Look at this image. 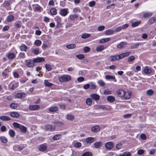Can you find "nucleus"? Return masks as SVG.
I'll return each instance as SVG.
<instances>
[{"label": "nucleus", "instance_id": "f257e3e1", "mask_svg": "<svg viewBox=\"0 0 156 156\" xmlns=\"http://www.w3.org/2000/svg\"><path fill=\"white\" fill-rule=\"evenodd\" d=\"M71 79V77L67 75H63L62 76L59 77L58 80L62 82L69 81Z\"/></svg>", "mask_w": 156, "mask_h": 156}, {"label": "nucleus", "instance_id": "f03ea898", "mask_svg": "<svg viewBox=\"0 0 156 156\" xmlns=\"http://www.w3.org/2000/svg\"><path fill=\"white\" fill-rule=\"evenodd\" d=\"M25 63L26 65L29 67H31L34 66V62L33 61V59L32 60L30 59L25 60Z\"/></svg>", "mask_w": 156, "mask_h": 156}, {"label": "nucleus", "instance_id": "7ed1b4c3", "mask_svg": "<svg viewBox=\"0 0 156 156\" xmlns=\"http://www.w3.org/2000/svg\"><path fill=\"white\" fill-rule=\"evenodd\" d=\"M108 59L110 61L112 62L116 60H118L120 58L119 55H115L110 56L109 57Z\"/></svg>", "mask_w": 156, "mask_h": 156}, {"label": "nucleus", "instance_id": "20e7f679", "mask_svg": "<svg viewBox=\"0 0 156 156\" xmlns=\"http://www.w3.org/2000/svg\"><path fill=\"white\" fill-rule=\"evenodd\" d=\"M125 92V91L121 89L117 90L116 91V94L118 96L121 98H122L124 96Z\"/></svg>", "mask_w": 156, "mask_h": 156}, {"label": "nucleus", "instance_id": "39448f33", "mask_svg": "<svg viewBox=\"0 0 156 156\" xmlns=\"http://www.w3.org/2000/svg\"><path fill=\"white\" fill-rule=\"evenodd\" d=\"M127 45V43L125 42H122L117 46L118 48L121 49L124 48Z\"/></svg>", "mask_w": 156, "mask_h": 156}, {"label": "nucleus", "instance_id": "423d86ee", "mask_svg": "<svg viewBox=\"0 0 156 156\" xmlns=\"http://www.w3.org/2000/svg\"><path fill=\"white\" fill-rule=\"evenodd\" d=\"M55 129L54 126L50 125H48L45 126V129L46 131H53Z\"/></svg>", "mask_w": 156, "mask_h": 156}, {"label": "nucleus", "instance_id": "0eeeda50", "mask_svg": "<svg viewBox=\"0 0 156 156\" xmlns=\"http://www.w3.org/2000/svg\"><path fill=\"white\" fill-rule=\"evenodd\" d=\"M44 61V58L42 57H38L33 59V61L34 62V63L43 62Z\"/></svg>", "mask_w": 156, "mask_h": 156}, {"label": "nucleus", "instance_id": "6e6552de", "mask_svg": "<svg viewBox=\"0 0 156 156\" xmlns=\"http://www.w3.org/2000/svg\"><path fill=\"white\" fill-rule=\"evenodd\" d=\"M100 130V127L98 125H96L91 128L92 131L94 133L98 132Z\"/></svg>", "mask_w": 156, "mask_h": 156}, {"label": "nucleus", "instance_id": "1a4fd4ad", "mask_svg": "<svg viewBox=\"0 0 156 156\" xmlns=\"http://www.w3.org/2000/svg\"><path fill=\"white\" fill-rule=\"evenodd\" d=\"M27 95L26 93H17L16 95V97L17 98H23Z\"/></svg>", "mask_w": 156, "mask_h": 156}, {"label": "nucleus", "instance_id": "9d476101", "mask_svg": "<svg viewBox=\"0 0 156 156\" xmlns=\"http://www.w3.org/2000/svg\"><path fill=\"white\" fill-rule=\"evenodd\" d=\"M105 147L107 149H111L113 147V143L111 142H107L105 144Z\"/></svg>", "mask_w": 156, "mask_h": 156}, {"label": "nucleus", "instance_id": "9b49d317", "mask_svg": "<svg viewBox=\"0 0 156 156\" xmlns=\"http://www.w3.org/2000/svg\"><path fill=\"white\" fill-rule=\"evenodd\" d=\"M40 108V106L38 105H31L29 107L30 109L32 111L37 110L39 109Z\"/></svg>", "mask_w": 156, "mask_h": 156}, {"label": "nucleus", "instance_id": "f8f14e48", "mask_svg": "<svg viewBox=\"0 0 156 156\" xmlns=\"http://www.w3.org/2000/svg\"><path fill=\"white\" fill-rule=\"evenodd\" d=\"M132 94V92L130 91H128L125 92L124 96L123 98L125 99H129L130 98Z\"/></svg>", "mask_w": 156, "mask_h": 156}, {"label": "nucleus", "instance_id": "ddd939ff", "mask_svg": "<svg viewBox=\"0 0 156 156\" xmlns=\"http://www.w3.org/2000/svg\"><path fill=\"white\" fill-rule=\"evenodd\" d=\"M130 53V52H127L120 54L119 55L120 58L122 59L124 57L128 56L129 55Z\"/></svg>", "mask_w": 156, "mask_h": 156}, {"label": "nucleus", "instance_id": "4468645a", "mask_svg": "<svg viewBox=\"0 0 156 156\" xmlns=\"http://www.w3.org/2000/svg\"><path fill=\"white\" fill-rule=\"evenodd\" d=\"M47 148V146L44 144H42L40 145L38 150L39 151H45Z\"/></svg>", "mask_w": 156, "mask_h": 156}, {"label": "nucleus", "instance_id": "2eb2a0df", "mask_svg": "<svg viewBox=\"0 0 156 156\" xmlns=\"http://www.w3.org/2000/svg\"><path fill=\"white\" fill-rule=\"evenodd\" d=\"M107 100L110 103L113 102L115 100L114 97L112 96H109L107 97Z\"/></svg>", "mask_w": 156, "mask_h": 156}, {"label": "nucleus", "instance_id": "dca6fc26", "mask_svg": "<svg viewBox=\"0 0 156 156\" xmlns=\"http://www.w3.org/2000/svg\"><path fill=\"white\" fill-rule=\"evenodd\" d=\"M10 115L12 117L14 118H18L20 116L19 114L16 112H11Z\"/></svg>", "mask_w": 156, "mask_h": 156}, {"label": "nucleus", "instance_id": "f3484780", "mask_svg": "<svg viewBox=\"0 0 156 156\" xmlns=\"http://www.w3.org/2000/svg\"><path fill=\"white\" fill-rule=\"evenodd\" d=\"M105 78L107 80H114L115 82L116 81V80L115 79V78L114 76L109 75H106L105 76Z\"/></svg>", "mask_w": 156, "mask_h": 156}, {"label": "nucleus", "instance_id": "a211bd4d", "mask_svg": "<svg viewBox=\"0 0 156 156\" xmlns=\"http://www.w3.org/2000/svg\"><path fill=\"white\" fill-rule=\"evenodd\" d=\"M7 56L9 59H12L15 57V55L13 53L11 52L8 53Z\"/></svg>", "mask_w": 156, "mask_h": 156}, {"label": "nucleus", "instance_id": "6ab92c4d", "mask_svg": "<svg viewBox=\"0 0 156 156\" xmlns=\"http://www.w3.org/2000/svg\"><path fill=\"white\" fill-rule=\"evenodd\" d=\"M110 40V38L109 37L102 38L99 41V42L101 44L104 43L109 41Z\"/></svg>", "mask_w": 156, "mask_h": 156}, {"label": "nucleus", "instance_id": "aec40b11", "mask_svg": "<svg viewBox=\"0 0 156 156\" xmlns=\"http://www.w3.org/2000/svg\"><path fill=\"white\" fill-rule=\"evenodd\" d=\"M102 142L101 141L96 142L94 144V147L98 148L102 145Z\"/></svg>", "mask_w": 156, "mask_h": 156}, {"label": "nucleus", "instance_id": "412c9836", "mask_svg": "<svg viewBox=\"0 0 156 156\" xmlns=\"http://www.w3.org/2000/svg\"><path fill=\"white\" fill-rule=\"evenodd\" d=\"M91 97L95 100L97 101L99 99L100 96L96 94H93L90 95Z\"/></svg>", "mask_w": 156, "mask_h": 156}, {"label": "nucleus", "instance_id": "4be33fe9", "mask_svg": "<svg viewBox=\"0 0 156 156\" xmlns=\"http://www.w3.org/2000/svg\"><path fill=\"white\" fill-rule=\"evenodd\" d=\"M58 110V108L56 106H52L49 108V110L51 112H54L57 111Z\"/></svg>", "mask_w": 156, "mask_h": 156}, {"label": "nucleus", "instance_id": "5701e85b", "mask_svg": "<svg viewBox=\"0 0 156 156\" xmlns=\"http://www.w3.org/2000/svg\"><path fill=\"white\" fill-rule=\"evenodd\" d=\"M86 141L87 143L91 144L94 141V138L93 137H88L86 139Z\"/></svg>", "mask_w": 156, "mask_h": 156}, {"label": "nucleus", "instance_id": "b1692460", "mask_svg": "<svg viewBox=\"0 0 156 156\" xmlns=\"http://www.w3.org/2000/svg\"><path fill=\"white\" fill-rule=\"evenodd\" d=\"M155 21H156V18L155 17H152L148 20L147 23L149 25H151L153 24Z\"/></svg>", "mask_w": 156, "mask_h": 156}, {"label": "nucleus", "instance_id": "393cba45", "mask_svg": "<svg viewBox=\"0 0 156 156\" xmlns=\"http://www.w3.org/2000/svg\"><path fill=\"white\" fill-rule=\"evenodd\" d=\"M114 31L111 29L106 30L105 31V34L106 35H111L113 34Z\"/></svg>", "mask_w": 156, "mask_h": 156}, {"label": "nucleus", "instance_id": "a878e982", "mask_svg": "<svg viewBox=\"0 0 156 156\" xmlns=\"http://www.w3.org/2000/svg\"><path fill=\"white\" fill-rule=\"evenodd\" d=\"M105 47L103 45H100L96 48V50L98 52H101L105 49Z\"/></svg>", "mask_w": 156, "mask_h": 156}, {"label": "nucleus", "instance_id": "bb28decb", "mask_svg": "<svg viewBox=\"0 0 156 156\" xmlns=\"http://www.w3.org/2000/svg\"><path fill=\"white\" fill-rule=\"evenodd\" d=\"M0 119L4 121H9L10 120V118L7 116H2L0 117Z\"/></svg>", "mask_w": 156, "mask_h": 156}, {"label": "nucleus", "instance_id": "cd10ccee", "mask_svg": "<svg viewBox=\"0 0 156 156\" xmlns=\"http://www.w3.org/2000/svg\"><path fill=\"white\" fill-rule=\"evenodd\" d=\"M131 23H132L131 26L133 27H134L138 26L141 23V21H138L133 22V21H132Z\"/></svg>", "mask_w": 156, "mask_h": 156}, {"label": "nucleus", "instance_id": "c85d7f7f", "mask_svg": "<svg viewBox=\"0 0 156 156\" xmlns=\"http://www.w3.org/2000/svg\"><path fill=\"white\" fill-rule=\"evenodd\" d=\"M95 107L96 109H106V107L104 105H97L95 106Z\"/></svg>", "mask_w": 156, "mask_h": 156}, {"label": "nucleus", "instance_id": "c756f323", "mask_svg": "<svg viewBox=\"0 0 156 156\" xmlns=\"http://www.w3.org/2000/svg\"><path fill=\"white\" fill-rule=\"evenodd\" d=\"M20 50L22 51H26L27 49V47L24 44H22L20 47Z\"/></svg>", "mask_w": 156, "mask_h": 156}, {"label": "nucleus", "instance_id": "7c9ffc66", "mask_svg": "<svg viewBox=\"0 0 156 156\" xmlns=\"http://www.w3.org/2000/svg\"><path fill=\"white\" fill-rule=\"evenodd\" d=\"M66 119L70 120H72L74 119V116L70 114H68L66 116Z\"/></svg>", "mask_w": 156, "mask_h": 156}, {"label": "nucleus", "instance_id": "2f4dec72", "mask_svg": "<svg viewBox=\"0 0 156 156\" xmlns=\"http://www.w3.org/2000/svg\"><path fill=\"white\" fill-rule=\"evenodd\" d=\"M152 14L153 13L151 12H147L144 13L143 16L144 18H146L151 16Z\"/></svg>", "mask_w": 156, "mask_h": 156}, {"label": "nucleus", "instance_id": "473e14b6", "mask_svg": "<svg viewBox=\"0 0 156 156\" xmlns=\"http://www.w3.org/2000/svg\"><path fill=\"white\" fill-rule=\"evenodd\" d=\"M76 47V45L74 44H69L66 46V48L69 49L74 48Z\"/></svg>", "mask_w": 156, "mask_h": 156}, {"label": "nucleus", "instance_id": "72a5a7b5", "mask_svg": "<svg viewBox=\"0 0 156 156\" xmlns=\"http://www.w3.org/2000/svg\"><path fill=\"white\" fill-rule=\"evenodd\" d=\"M131 153L129 152L125 151L122 154H120L118 156H130Z\"/></svg>", "mask_w": 156, "mask_h": 156}, {"label": "nucleus", "instance_id": "f704fd0d", "mask_svg": "<svg viewBox=\"0 0 156 156\" xmlns=\"http://www.w3.org/2000/svg\"><path fill=\"white\" fill-rule=\"evenodd\" d=\"M90 34L88 33H84L81 35V38L83 39H86L90 37Z\"/></svg>", "mask_w": 156, "mask_h": 156}, {"label": "nucleus", "instance_id": "c9c22d12", "mask_svg": "<svg viewBox=\"0 0 156 156\" xmlns=\"http://www.w3.org/2000/svg\"><path fill=\"white\" fill-rule=\"evenodd\" d=\"M144 71L146 74H147L150 73L151 72V70L150 69L147 67L144 69Z\"/></svg>", "mask_w": 156, "mask_h": 156}, {"label": "nucleus", "instance_id": "e433bc0d", "mask_svg": "<svg viewBox=\"0 0 156 156\" xmlns=\"http://www.w3.org/2000/svg\"><path fill=\"white\" fill-rule=\"evenodd\" d=\"M14 19V17L13 15H9L8 16L7 18V21L8 22L13 21Z\"/></svg>", "mask_w": 156, "mask_h": 156}, {"label": "nucleus", "instance_id": "4c0bfd02", "mask_svg": "<svg viewBox=\"0 0 156 156\" xmlns=\"http://www.w3.org/2000/svg\"><path fill=\"white\" fill-rule=\"evenodd\" d=\"M20 129L21 132L25 133L27 131V128L24 126L21 125L20 128Z\"/></svg>", "mask_w": 156, "mask_h": 156}, {"label": "nucleus", "instance_id": "58836bf2", "mask_svg": "<svg viewBox=\"0 0 156 156\" xmlns=\"http://www.w3.org/2000/svg\"><path fill=\"white\" fill-rule=\"evenodd\" d=\"M139 43H136L135 44H132L130 47V48L132 49H136L137 48L139 45Z\"/></svg>", "mask_w": 156, "mask_h": 156}, {"label": "nucleus", "instance_id": "ea45409f", "mask_svg": "<svg viewBox=\"0 0 156 156\" xmlns=\"http://www.w3.org/2000/svg\"><path fill=\"white\" fill-rule=\"evenodd\" d=\"M92 101V99L90 98H87L86 101V104L88 105H91Z\"/></svg>", "mask_w": 156, "mask_h": 156}, {"label": "nucleus", "instance_id": "a19ab883", "mask_svg": "<svg viewBox=\"0 0 156 156\" xmlns=\"http://www.w3.org/2000/svg\"><path fill=\"white\" fill-rule=\"evenodd\" d=\"M59 13L61 15L63 16H65L68 13L67 10H60Z\"/></svg>", "mask_w": 156, "mask_h": 156}, {"label": "nucleus", "instance_id": "79ce46f5", "mask_svg": "<svg viewBox=\"0 0 156 156\" xmlns=\"http://www.w3.org/2000/svg\"><path fill=\"white\" fill-rule=\"evenodd\" d=\"M61 138V136L60 134H57L54 136L53 137V139L55 140H59Z\"/></svg>", "mask_w": 156, "mask_h": 156}, {"label": "nucleus", "instance_id": "37998d69", "mask_svg": "<svg viewBox=\"0 0 156 156\" xmlns=\"http://www.w3.org/2000/svg\"><path fill=\"white\" fill-rule=\"evenodd\" d=\"M44 84L46 86L51 87L52 85V84L49 82L48 80H45L44 81Z\"/></svg>", "mask_w": 156, "mask_h": 156}, {"label": "nucleus", "instance_id": "c03bdc74", "mask_svg": "<svg viewBox=\"0 0 156 156\" xmlns=\"http://www.w3.org/2000/svg\"><path fill=\"white\" fill-rule=\"evenodd\" d=\"M9 134L11 137H13L15 135V132L13 130H10L9 131Z\"/></svg>", "mask_w": 156, "mask_h": 156}, {"label": "nucleus", "instance_id": "a18cd8bd", "mask_svg": "<svg viewBox=\"0 0 156 156\" xmlns=\"http://www.w3.org/2000/svg\"><path fill=\"white\" fill-rule=\"evenodd\" d=\"M76 57L78 59L81 60L85 58V56L83 54H79L76 56Z\"/></svg>", "mask_w": 156, "mask_h": 156}, {"label": "nucleus", "instance_id": "49530a36", "mask_svg": "<svg viewBox=\"0 0 156 156\" xmlns=\"http://www.w3.org/2000/svg\"><path fill=\"white\" fill-rule=\"evenodd\" d=\"M92 153L90 152H87L83 153L82 156H92Z\"/></svg>", "mask_w": 156, "mask_h": 156}, {"label": "nucleus", "instance_id": "de8ad7c7", "mask_svg": "<svg viewBox=\"0 0 156 156\" xmlns=\"http://www.w3.org/2000/svg\"><path fill=\"white\" fill-rule=\"evenodd\" d=\"M34 43L36 46H39L41 45V41L39 40H37L35 41Z\"/></svg>", "mask_w": 156, "mask_h": 156}, {"label": "nucleus", "instance_id": "09e8293b", "mask_svg": "<svg viewBox=\"0 0 156 156\" xmlns=\"http://www.w3.org/2000/svg\"><path fill=\"white\" fill-rule=\"evenodd\" d=\"M90 89L91 90L94 89L96 88V86L95 84L93 82H91L90 84Z\"/></svg>", "mask_w": 156, "mask_h": 156}, {"label": "nucleus", "instance_id": "8fccbe9b", "mask_svg": "<svg viewBox=\"0 0 156 156\" xmlns=\"http://www.w3.org/2000/svg\"><path fill=\"white\" fill-rule=\"evenodd\" d=\"M32 52L36 55H37L39 53V49L38 48L33 49Z\"/></svg>", "mask_w": 156, "mask_h": 156}, {"label": "nucleus", "instance_id": "3c124183", "mask_svg": "<svg viewBox=\"0 0 156 156\" xmlns=\"http://www.w3.org/2000/svg\"><path fill=\"white\" fill-rule=\"evenodd\" d=\"M1 140L4 143H6L7 142L8 140L7 139L5 136H2L0 138Z\"/></svg>", "mask_w": 156, "mask_h": 156}, {"label": "nucleus", "instance_id": "603ef678", "mask_svg": "<svg viewBox=\"0 0 156 156\" xmlns=\"http://www.w3.org/2000/svg\"><path fill=\"white\" fill-rule=\"evenodd\" d=\"M45 67L47 70L48 71H50L51 70V67L50 64H46L45 65Z\"/></svg>", "mask_w": 156, "mask_h": 156}, {"label": "nucleus", "instance_id": "864d4df0", "mask_svg": "<svg viewBox=\"0 0 156 156\" xmlns=\"http://www.w3.org/2000/svg\"><path fill=\"white\" fill-rule=\"evenodd\" d=\"M13 125L15 128H20V126H21L20 124L16 122H13Z\"/></svg>", "mask_w": 156, "mask_h": 156}, {"label": "nucleus", "instance_id": "5fc2aeb1", "mask_svg": "<svg viewBox=\"0 0 156 156\" xmlns=\"http://www.w3.org/2000/svg\"><path fill=\"white\" fill-rule=\"evenodd\" d=\"M112 93V91L109 89H106L104 91V94H110Z\"/></svg>", "mask_w": 156, "mask_h": 156}, {"label": "nucleus", "instance_id": "6e6d98bb", "mask_svg": "<svg viewBox=\"0 0 156 156\" xmlns=\"http://www.w3.org/2000/svg\"><path fill=\"white\" fill-rule=\"evenodd\" d=\"M78 17V16L76 15H71L70 16V20H74L75 18H77Z\"/></svg>", "mask_w": 156, "mask_h": 156}, {"label": "nucleus", "instance_id": "4d7b16f0", "mask_svg": "<svg viewBox=\"0 0 156 156\" xmlns=\"http://www.w3.org/2000/svg\"><path fill=\"white\" fill-rule=\"evenodd\" d=\"M98 83L100 86H103L105 84V82L102 80H99L98 81Z\"/></svg>", "mask_w": 156, "mask_h": 156}, {"label": "nucleus", "instance_id": "13d9d810", "mask_svg": "<svg viewBox=\"0 0 156 156\" xmlns=\"http://www.w3.org/2000/svg\"><path fill=\"white\" fill-rule=\"evenodd\" d=\"M81 143L80 142H78L75 143L74 145V147L78 148L80 147L81 146Z\"/></svg>", "mask_w": 156, "mask_h": 156}, {"label": "nucleus", "instance_id": "bf43d9fd", "mask_svg": "<svg viewBox=\"0 0 156 156\" xmlns=\"http://www.w3.org/2000/svg\"><path fill=\"white\" fill-rule=\"evenodd\" d=\"M135 59V57L133 56H131L128 58V61L129 62H132Z\"/></svg>", "mask_w": 156, "mask_h": 156}, {"label": "nucleus", "instance_id": "052dcab7", "mask_svg": "<svg viewBox=\"0 0 156 156\" xmlns=\"http://www.w3.org/2000/svg\"><path fill=\"white\" fill-rule=\"evenodd\" d=\"M83 50L84 52L87 53L90 51V49L89 47L86 46L84 48Z\"/></svg>", "mask_w": 156, "mask_h": 156}, {"label": "nucleus", "instance_id": "680f3d73", "mask_svg": "<svg viewBox=\"0 0 156 156\" xmlns=\"http://www.w3.org/2000/svg\"><path fill=\"white\" fill-rule=\"evenodd\" d=\"M18 86V83H16L14 84H13L11 87V89L12 90H14Z\"/></svg>", "mask_w": 156, "mask_h": 156}, {"label": "nucleus", "instance_id": "e2e57ef3", "mask_svg": "<svg viewBox=\"0 0 156 156\" xmlns=\"http://www.w3.org/2000/svg\"><path fill=\"white\" fill-rule=\"evenodd\" d=\"M105 27L104 26H100L98 27V30L99 31H102L105 29Z\"/></svg>", "mask_w": 156, "mask_h": 156}, {"label": "nucleus", "instance_id": "0e129e2a", "mask_svg": "<svg viewBox=\"0 0 156 156\" xmlns=\"http://www.w3.org/2000/svg\"><path fill=\"white\" fill-rule=\"evenodd\" d=\"M144 153V151L142 149H140L137 152V154L139 155L142 154Z\"/></svg>", "mask_w": 156, "mask_h": 156}, {"label": "nucleus", "instance_id": "69168bd1", "mask_svg": "<svg viewBox=\"0 0 156 156\" xmlns=\"http://www.w3.org/2000/svg\"><path fill=\"white\" fill-rule=\"evenodd\" d=\"M153 93V91L152 90H148L147 92V94L148 95H151Z\"/></svg>", "mask_w": 156, "mask_h": 156}, {"label": "nucleus", "instance_id": "338daca9", "mask_svg": "<svg viewBox=\"0 0 156 156\" xmlns=\"http://www.w3.org/2000/svg\"><path fill=\"white\" fill-rule=\"evenodd\" d=\"M19 56L22 58H24L25 57V54L24 53L21 52L19 54Z\"/></svg>", "mask_w": 156, "mask_h": 156}, {"label": "nucleus", "instance_id": "774afa93", "mask_svg": "<svg viewBox=\"0 0 156 156\" xmlns=\"http://www.w3.org/2000/svg\"><path fill=\"white\" fill-rule=\"evenodd\" d=\"M122 27H117L114 30L115 32H118L122 30Z\"/></svg>", "mask_w": 156, "mask_h": 156}]
</instances>
